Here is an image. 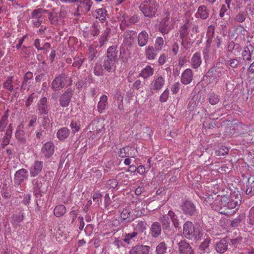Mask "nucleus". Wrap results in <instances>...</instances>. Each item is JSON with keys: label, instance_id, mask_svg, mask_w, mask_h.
<instances>
[{"label": "nucleus", "instance_id": "5", "mask_svg": "<svg viewBox=\"0 0 254 254\" xmlns=\"http://www.w3.org/2000/svg\"><path fill=\"white\" fill-rule=\"evenodd\" d=\"M79 4L77 8V12L74 13V15L85 14L90 10L92 5L91 0H77Z\"/></svg>", "mask_w": 254, "mask_h": 254}, {"label": "nucleus", "instance_id": "17", "mask_svg": "<svg viewBox=\"0 0 254 254\" xmlns=\"http://www.w3.org/2000/svg\"><path fill=\"white\" fill-rule=\"evenodd\" d=\"M179 250L181 254H193V252L189 243L185 241H181L178 244Z\"/></svg>", "mask_w": 254, "mask_h": 254}, {"label": "nucleus", "instance_id": "34", "mask_svg": "<svg viewBox=\"0 0 254 254\" xmlns=\"http://www.w3.org/2000/svg\"><path fill=\"white\" fill-rule=\"evenodd\" d=\"M46 12L47 11L42 8L35 9L31 13V18L35 19H43V16Z\"/></svg>", "mask_w": 254, "mask_h": 254}, {"label": "nucleus", "instance_id": "59", "mask_svg": "<svg viewBox=\"0 0 254 254\" xmlns=\"http://www.w3.org/2000/svg\"><path fill=\"white\" fill-rule=\"evenodd\" d=\"M169 94V91L168 89H165L160 96V101L161 102L167 101Z\"/></svg>", "mask_w": 254, "mask_h": 254}, {"label": "nucleus", "instance_id": "51", "mask_svg": "<svg viewBox=\"0 0 254 254\" xmlns=\"http://www.w3.org/2000/svg\"><path fill=\"white\" fill-rule=\"evenodd\" d=\"M229 149L225 147L222 146L220 147L218 150H216L215 154L217 156H224L228 153Z\"/></svg>", "mask_w": 254, "mask_h": 254}, {"label": "nucleus", "instance_id": "2", "mask_svg": "<svg viewBox=\"0 0 254 254\" xmlns=\"http://www.w3.org/2000/svg\"><path fill=\"white\" fill-rule=\"evenodd\" d=\"M183 235L187 239L198 241L201 239L203 232L199 228H195L192 222H186L183 226Z\"/></svg>", "mask_w": 254, "mask_h": 254}, {"label": "nucleus", "instance_id": "18", "mask_svg": "<svg viewBox=\"0 0 254 254\" xmlns=\"http://www.w3.org/2000/svg\"><path fill=\"white\" fill-rule=\"evenodd\" d=\"M72 93L71 90L68 89L61 97L60 100V105L64 107L68 106L70 101Z\"/></svg>", "mask_w": 254, "mask_h": 254}, {"label": "nucleus", "instance_id": "42", "mask_svg": "<svg viewBox=\"0 0 254 254\" xmlns=\"http://www.w3.org/2000/svg\"><path fill=\"white\" fill-rule=\"evenodd\" d=\"M132 149L131 147L126 146L120 149L118 152V155L122 158H125L129 155V152Z\"/></svg>", "mask_w": 254, "mask_h": 254}, {"label": "nucleus", "instance_id": "46", "mask_svg": "<svg viewBox=\"0 0 254 254\" xmlns=\"http://www.w3.org/2000/svg\"><path fill=\"white\" fill-rule=\"evenodd\" d=\"M12 82V77H8L6 81L3 83V87L10 92H12L13 90Z\"/></svg>", "mask_w": 254, "mask_h": 254}, {"label": "nucleus", "instance_id": "11", "mask_svg": "<svg viewBox=\"0 0 254 254\" xmlns=\"http://www.w3.org/2000/svg\"><path fill=\"white\" fill-rule=\"evenodd\" d=\"M182 209L187 215H192L195 212V206L190 201H186L182 204Z\"/></svg>", "mask_w": 254, "mask_h": 254}, {"label": "nucleus", "instance_id": "62", "mask_svg": "<svg viewBox=\"0 0 254 254\" xmlns=\"http://www.w3.org/2000/svg\"><path fill=\"white\" fill-rule=\"evenodd\" d=\"M83 60L82 58L77 57L74 59V61L72 64L73 66L79 68L83 63Z\"/></svg>", "mask_w": 254, "mask_h": 254}, {"label": "nucleus", "instance_id": "8", "mask_svg": "<svg viewBox=\"0 0 254 254\" xmlns=\"http://www.w3.org/2000/svg\"><path fill=\"white\" fill-rule=\"evenodd\" d=\"M226 69L222 66L211 68L207 72L206 75L208 77L219 78L226 73Z\"/></svg>", "mask_w": 254, "mask_h": 254}, {"label": "nucleus", "instance_id": "41", "mask_svg": "<svg viewBox=\"0 0 254 254\" xmlns=\"http://www.w3.org/2000/svg\"><path fill=\"white\" fill-rule=\"evenodd\" d=\"M49 19L52 23L56 24L58 21L61 19L60 14L57 12H49Z\"/></svg>", "mask_w": 254, "mask_h": 254}, {"label": "nucleus", "instance_id": "28", "mask_svg": "<svg viewBox=\"0 0 254 254\" xmlns=\"http://www.w3.org/2000/svg\"><path fill=\"white\" fill-rule=\"evenodd\" d=\"M148 40V34L145 31L140 32L138 35V43L139 46L143 47L146 45Z\"/></svg>", "mask_w": 254, "mask_h": 254}, {"label": "nucleus", "instance_id": "4", "mask_svg": "<svg viewBox=\"0 0 254 254\" xmlns=\"http://www.w3.org/2000/svg\"><path fill=\"white\" fill-rule=\"evenodd\" d=\"M165 17L161 21L159 26V31L163 35L167 34L173 28V25L172 21L174 17L172 16L170 19V13L168 11L164 12Z\"/></svg>", "mask_w": 254, "mask_h": 254}, {"label": "nucleus", "instance_id": "54", "mask_svg": "<svg viewBox=\"0 0 254 254\" xmlns=\"http://www.w3.org/2000/svg\"><path fill=\"white\" fill-rule=\"evenodd\" d=\"M8 116L4 115L0 121V129L3 130L8 123Z\"/></svg>", "mask_w": 254, "mask_h": 254}, {"label": "nucleus", "instance_id": "27", "mask_svg": "<svg viewBox=\"0 0 254 254\" xmlns=\"http://www.w3.org/2000/svg\"><path fill=\"white\" fill-rule=\"evenodd\" d=\"M24 125L23 124L21 123L17 128L15 136L17 139L21 143H25L26 139L24 137V131L23 130Z\"/></svg>", "mask_w": 254, "mask_h": 254}, {"label": "nucleus", "instance_id": "13", "mask_svg": "<svg viewBox=\"0 0 254 254\" xmlns=\"http://www.w3.org/2000/svg\"><path fill=\"white\" fill-rule=\"evenodd\" d=\"M193 73L191 69H185L181 75V82L185 85L190 83L193 79Z\"/></svg>", "mask_w": 254, "mask_h": 254}, {"label": "nucleus", "instance_id": "15", "mask_svg": "<svg viewBox=\"0 0 254 254\" xmlns=\"http://www.w3.org/2000/svg\"><path fill=\"white\" fill-rule=\"evenodd\" d=\"M165 84V79L161 76L156 77L151 84V89L154 90H161Z\"/></svg>", "mask_w": 254, "mask_h": 254}, {"label": "nucleus", "instance_id": "49", "mask_svg": "<svg viewBox=\"0 0 254 254\" xmlns=\"http://www.w3.org/2000/svg\"><path fill=\"white\" fill-rule=\"evenodd\" d=\"M219 101V98L218 95L212 93L210 94L209 97V102L210 104L214 105L218 103Z\"/></svg>", "mask_w": 254, "mask_h": 254}, {"label": "nucleus", "instance_id": "40", "mask_svg": "<svg viewBox=\"0 0 254 254\" xmlns=\"http://www.w3.org/2000/svg\"><path fill=\"white\" fill-rule=\"evenodd\" d=\"M134 225V230L139 232H143L146 229V223L142 221H137Z\"/></svg>", "mask_w": 254, "mask_h": 254}, {"label": "nucleus", "instance_id": "53", "mask_svg": "<svg viewBox=\"0 0 254 254\" xmlns=\"http://www.w3.org/2000/svg\"><path fill=\"white\" fill-rule=\"evenodd\" d=\"M242 56L244 61H250L251 59V55L250 50L248 47H245L242 52Z\"/></svg>", "mask_w": 254, "mask_h": 254}, {"label": "nucleus", "instance_id": "36", "mask_svg": "<svg viewBox=\"0 0 254 254\" xmlns=\"http://www.w3.org/2000/svg\"><path fill=\"white\" fill-rule=\"evenodd\" d=\"M154 69L150 66L147 65L144 67L141 71L139 75L144 78H147L153 74Z\"/></svg>", "mask_w": 254, "mask_h": 254}, {"label": "nucleus", "instance_id": "29", "mask_svg": "<svg viewBox=\"0 0 254 254\" xmlns=\"http://www.w3.org/2000/svg\"><path fill=\"white\" fill-rule=\"evenodd\" d=\"M191 66L195 69L197 68L201 64L200 54L195 53L191 59Z\"/></svg>", "mask_w": 254, "mask_h": 254}, {"label": "nucleus", "instance_id": "55", "mask_svg": "<svg viewBox=\"0 0 254 254\" xmlns=\"http://www.w3.org/2000/svg\"><path fill=\"white\" fill-rule=\"evenodd\" d=\"M103 69L102 65L100 64H96L94 66V73L97 76H101L103 75Z\"/></svg>", "mask_w": 254, "mask_h": 254}, {"label": "nucleus", "instance_id": "7", "mask_svg": "<svg viewBox=\"0 0 254 254\" xmlns=\"http://www.w3.org/2000/svg\"><path fill=\"white\" fill-rule=\"evenodd\" d=\"M28 176V171L21 169L17 171L14 175V181L15 184L20 185Z\"/></svg>", "mask_w": 254, "mask_h": 254}, {"label": "nucleus", "instance_id": "35", "mask_svg": "<svg viewBox=\"0 0 254 254\" xmlns=\"http://www.w3.org/2000/svg\"><path fill=\"white\" fill-rule=\"evenodd\" d=\"M107 12L105 8H99L96 10L94 15L96 18L98 19L101 22H104L106 19Z\"/></svg>", "mask_w": 254, "mask_h": 254}, {"label": "nucleus", "instance_id": "63", "mask_svg": "<svg viewBox=\"0 0 254 254\" xmlns=\"http://www.w3.org/2000/svg\"><path fill=\"white\" fill-rule=\"evenodd\" d=\"M180 89V83L179 82L174 83L171 87V92L173 94L177 93Z\"/></svg>", "mask_w": 254, "mask_h": 254}, {"label": "nucleus", "instance_id": "21", "mask_svg": "<svg viewBox=\"0 0 254 254\" xmlns=\"http://www.w3.org/2000/svg\"><path fill=\"white\" fill-rule=\"evenodd\" d=\"M149 247L146 246L138 245L133 247L129 251L130 254H147Z\"/></svg>", "mask_w": 254, "mask_h": 254}, {"label": "nucleus", "instance_id": "1", "mask_svg": "<svg viewBox=\"0 0 254 254\" xmlns=\"http://www.w3.org/2000/svg\"><path fill=\"white\" fill-rule=\"evenodd\" d=\"M217 192L204 194L203 197L206 205H210L215 210L220 211L224 207L232 209L238 207L241 202L240 194L234 192L230 196L216 195Z\"/></svg>", "mask_w": 254, "mask_h": 254}, {"label": "nucleus", "instance_id": "14", "mask_svg": "<svg viewBox=\"0 0 254 254\" xmlns=\"http://www.w3.org/2000/svg\"><path fill=\"white\" fill-rule=\"evenodd\" d=\"M55 146L53 143L48 142L42 148V153L46 157L49 158L52 156L54 152Z\"/></svg>", "mask_w": 254, "mask_h": 254}, {"label": "nucleus", "instance_id": "19", "mask_svg": "<svg viewBox=\"0 0 254 254\" xmlns=\"http://www.w3.org/2000/svg\"><path fill=\"white\" fill-rule=\"evenodd\" d=\"M136 37L135 32L133 31H128L124 34V44L127 46H130L134 42Z\"/></svg>", "mask_w": 254, "mask_h": 254}, {"label": "nucleus", "instance_id": "16", "mask_svg": "<svg viewBox=\"0 0 254 254\" xmlns=\"http://www.w3.org/2000/svg\"><path fill=\"white\" fill-rule=\"evenodd\" d=\"M64 75H60L55 78L52 83V88L54 91H57L63 88L64 84Z\"/></svg>", "mask_w": 254, "mask_h": 254}, {"label": "nucleus", "instance_id": "61", "mask_svg": "<svg viewBox=\"0 0 254 254\" xmlns=\"http://www.w3.org/2000/svg\"><path fill=\"white\" fill-rule=\"evenodd\" d=\"M246 9L249 11L251 15L254 14V0L250 1V2L246 6Z\"/></svg>", "mask_w": 254, "mask_h": 254}, {"label": "nucleus", "instance_id": "9", "mask_svg": "<svg viewBox=\"0 0 254 254\" xmlns=\"http://www.w3.org/2000/svg\"><path fill=\"white\" fill-rule=\"evenodd\" d=\"M43 167V162L40 161H34L29 168L31 177L37 176L41 172Z\"/></svg>", "mask_w": 254, "mask_h": 254}, {"label": "nucleus", "instance_id": "56", "mask_svg": "<svg viewBox=\"0 0 254 254\" xmlns=\"http://www.w3.org/2000/svg\"><path fill=\"white\" fill-rule=\"evenodd\" d=\"M129 18H130L127 15L124 14L121 18V26L122 25H130V22Z\"/></svg>", "mask_w": 254, "mask_h": 254}, {"label": "nucleus", "instance_id": "10", "mask_svg": "<svg viewBox=\"0 0 254 254\" xmlns=\"http://www.w3.org/2000/svg\"><path fill=\"white\" fill-rule=\"evenodd\" d=\"M99 33V28L97 25H92L90 28H87L83 31V36L88 40L92 39Z\"/></svg>", "mask_w": 254, "mask_h": 254}, {"label": "nucleus", "instance_id": "57", "mask_svg": "<svg viewBox=\"0 0 254 254\" xmlns=\"http://www.w3.org/2000/svg\"><path fill=\"white\" fill-rule=\"evenodd\" d=\"M106 186L108 189H115L118 186V181L116 179H111L108 181Z\"/></svg>", "mask_w": 254, "mask_h": 254}, {"label": "nucleus", "instance_id": "22", "mask_svg": "<svg viewBox=\"0 0 254 254\" xmlns=\"http://www.w3.org/2000/svg\"><path fill=\"white\" fill-rule=\"evenodd\" d=\"M209 12L207 7L204 5H201L197 8V12L195 14V17L202 19H206L208 17Z\"/></svg>", "mask_w": 254, "mask_h": 254}, {"label": "nucleus", "instance_id": "48", "mask_svg": "<svg viewBox=\"0 0 254 254\" xmlns=\"http://www.w3.org/2000/svg\"><path fill=\"white\" fill-rule=\"evenodd\" d=\"M167 250V246L164 242L160 243L156 247V252L158 254H164Z\"/></svg>", "mask_w": 254, "mask_h": 254}, {"label": "nucleus", "instance_id": "52", "mask_svg": "<svg viewBox=\"0 0 254 254\" xmlns=\"http://www.w3.org/2000/svg\"><path fill=\"white\" fill-rule=\"evenodd\" d=\"M210 242V239L209 238H207L205 239L200 245L199 249L202 251H206V250L208 248Z\"/></svg>", "mask_w": 254, "mask_h": 254}, {"label": "nucleus", "instance_id": "47", "mask_svg": "<svg viewBox=\"0 0 254 254\" xmlns=\"http://www.w3.org/2000/svg\"><path fill=\"white\" fill-rule=\"evenodd\" d=\"M247 222L251 226L254 225V206L252 207L249 211Z\"/></svg>", "mask_w": 254, "mask_h": 254}, {"label": "nucleus", "instance_id": "43", "mask_svg": "<svg viewBox=\"0 0 254 254\" xmlns=\"http://www.w3.org/2000/svg\"><path fill=\"white\" fill-rule=\"evenodd\" d=\"M155 48L158 51H161L164 46V40L161 37H156L154 44Z\"/></svg>", "mask_w": 254, "mask_h": 254}, {"label": "nucleus", "instance_id": "6", "mask_svg": "<svg viewBox=\"0 0 254 254\" xmlns=\"http://www.w3.org/2000/svg\"><path fill=\"white\" fill-rule=\"evenodd\" d=\"M193 18L188 17L184 24L181 26L179 30L180 37L182 39L186 38L189 33V28L193 24Z\"/></svg>", "mask_w": 254, "mask_h": 254}, {"label": "nucleus", "instance_id": "20", "mask_svg": "<svg viewBox=\"0 0 254 254\" xmlns=\"http://www.w3.org/2000/svg\"><path fill=\"white\" fill-rule=\"evenodd\" d=\"M38 110L39 113L41 115H46L48 114L47 99L46 97H42L40 100L38 104Z\"/></svg>", "mask_w": 254, "mask_h": 254}, {"label": "nucleus", "instance_id": "64", "mask_svg": "<svg viewBox=\"0 0 254 254\" xmlns=\"http://www.w3.org/2000/svg\"><path fill=\"white\" fill-rule=\"evenodd\" d=\"M130 168H134V170H136L140 175H142L145 172V168L143 165H140L137 168L133 166H131Z\"/></svg>", "mask_w": 254, "mask_h": 254}, {"label": "nucleus", "instance_id": "58", "mask_svg": "<svg viewBox=\"0 0 254 254\" xmlns=\"http://www.w3.org/2000/svg\"><path fill=\"white\" fill-rule=\"evenodd\" d=\"M214 26L213 25L209 26L207 29L206 36L207 39H210L211 41L212 40V38L214 33Z\"/></svg>", "mask_w": 254, "mask_h": 254}, {"label": "nucleus", "instance_id": "33", "mask_svg": "<svg viewBox=\"0 0 254 254\" xmlns=\"http://www.w3.org/2000/svg\"><path fill=\"white\" fill-rule=\"evenodd\" d=\"M161 227L158 222H154L152 224L151 228V235L153 237H157L161 234Z\"/></svg>", "mask_w": 254, "mask_h": 254}, {"label": "nucleus", "instance_id": "44", "mask_svg": "<svg viewBox=\"0 0 254 254\" xmlns=\"http://www.w3.org/2000/svg\"><path fill=\"white\" fill-rule=\"evenodd\" d=\"M247 16V11H241L236 15L235 20L239 23L243 22L246 20Z\"/></svg>", "mask_w": 254, "mask_h": 254}, {"label": "nucleus", "instance_id": "25", "mask_svg": "<svg viewBox=\"0 0 254 254\" xmlns=\"http://www.w3.org/2000/svg\"><path fill=\"white\" fill-rule=\"evenodd\" d=\"M158 51L157 50L152 46H148L145 51V54L146 58L149 60H154L158 53Z\"/></svg>", "mask_w": 254, "mask_h": 254}, {"label": "nucleus", "instance_id": "3", "mask_svg": "<svg viewBox=\"0 0 254 254\" xmlns=\"http://www.w3.org/2000/svg\"><path fill=\"white\" fill-rule=\"evenodd\" d=\"M158 4L153 0H146L139 6V9L146 17H152L155 15L158 8Z\"/></svg>", "mask_w": 254, "mask_h": 254}, {"label": "nucleus", "instance_id": "38", "mask_svg": "<svg viewBox=\"0 0 254 254\" xmlns=\"http://www.w3.org/2000/svg\"><path fill=\"white\" fill-rule=\"evenodd\" d=\"M66 208L63 205H57L54 210V215L56 217H61L65 213Z\"/></svg>", "mask_w": 254, "mask_h": 254}, {"label": "nucleus", "instance_id": "30", "mask_svg": "<svg viewBox=\"0 0 254 254\" xmlns=\"http://www.w3.org/2000/svg\"><path fill=\"white\" fill-rule=\"evenodd\" d=\"M228 249V243L224 239H222L216 244V250L219 253H225Z\"/></svg>", "mask_w": 254, "mask_h": 254}, {"label": "nucleus", "instance_id": "39", "mask_svg": "<svg viewBox=\"0 0 254 254\" xmlns=\"http://www.w3.org/2000/svg\"><path fill=\"white\" fill-rule=\"evenodd\" d=\"M114 61L107 60L104 63V67L105 69L109 72L113 71L115 69V65Z\"/></svg>", "mask_w": 254, "mask_h": 254}, {"label": "nucleus", "instance_id": "31", "mask_svg": "<svg viewBox=\"0 0 254 254\" xmlns=\"http://www.w3.org/2000/svg\"><path fill=\"white\" fill-rule=\"evenodd\" d=\"M69 132L70 131L67 127H63L58 130L57 136L60 140H64L68 137Z\"/></svg>", "mask_w": 254, "mask_h": 254}, {"label": "nucleus", "instance_id": "60", "mask_svg": "<svg viewBox=\"0 0 254 254\" xmlns=\"http://www.w3.org/2000/svg\"><path fill=\"white\" fill-rule=\"evenodd\" d=\"M136 235L137 232L135 231L132 232L131 233L126 234L124 239V241L127 244H129L130 243V240L135 237Z\"/></svg>", "mask_w": 254, "mask_h": 254}, {"label": "nucleus", "instance_id": "23", "mask_svg": "<svg viewBox=\"0 0 254 254\" xmlns=\"http://www.w3.org/2000/svg\"><path fill=\"white\" fill-rule=\"evenodd\" d=\"M122 219L125 220L127 219L128 222L134 220L136 216L133 214L129 208H125L122 210L120 215Z\"/></svg>", "mask_w": 254, "mask_h": 254}, {"label": "nucleus", "instance_id": "26", "mask_svg": "<svg viewBox=\"0 0 254 254\" xmlns=\"http://www.w3.org/2000/svg\"><path fill=\"white\" fill-rule=\"evenodd\" d=\"M108 97L105 95H103L100 98L98 103L97 108L100 113L104 112L107 105Z\"/></svg>", "mask_w": 254, "mask_h": 254}, {"label": "nucleus", "instance_id": "32", "mask_svg": "<svg viewBox=\"0 0 254 254\" xmlns=\"http://www.w3.org/2000/svg\"><path fill=\"white\" fill-rule=\"evenodd\" d=\"M32 183L34 194L36 197H38L40 194L42 183L37 179H35L32 180Z\"/></svg>", "mask_w": 254, "mask_h": 254}, {"label": "nucleus", "instance_id": "45", "mask_svg": "<svg viewBox=\"0 0 254 254\" xmlns=\"http://www.w3.org/2000/svg\"><path fill=\"white\" fill-rule=\"evenodd\" d=\"M110 32V30L107 28L104 32L102 34V36L99 39L100 47L102 46L105 42L107 41L108 35Z\"/></svg>", "mask_w": 254, "mask_h": 254}, {"label": "nucleus", "instance_id": "12", "mask_svg": "<svg viewBox=\"0 0 254 254\" xmlns=\"http://www.w3.org/2000/svg\"><path fill=\"white\" fill-rule=\"evenodd\" d=\"M212 41L210 39H207L206 43L205 48L203 51L204 57L208 58L209 56H214L216 53V50L214 46L211 45Z\"/></svg>", "mask_w": 254, "mask_h": 254}, {"label": "nucleus", "instance_id": "24", "mask_svg": "<svg viewBox=\"0 0 254 254\" xmlns=\"http://www.w3.org/2000/svg\"><path fill=\"white\" fill-rule=\"evenodd\" d=\"M23 214L20 212L13 215L11 218L10 222L14 228H17L20 226V224L23 221Z\"/></svg>", "mask_w": 254, "mask_h": 254}, {"label": "nucleus", "instance_id": "50", "mask_svg": "<svg viewBox=\"0 0 254 254\" xmlns=\"http://www.w3.org/2000/svg\"><path fill=\"white\" fill-rule=\"evenodd\" d=\"M70 127L72 129V133H75L76 132H77L80 129V122L76 121H72L70 123Z\"/></svg>", "mask_w": 254, "mask_h": 254}, {"label": "nucleus", "instance_id": "37", "mask_svg": "<svg viewBox=\"0 0 254 254\" xmlns=\"http://www.w3.org/2000/svg\"><path fill=\"white\" fill-rule=\"evenodd\" d=\"M107 57L108 60L115 61L117 57V52L116 47L114 46H111L108 49Z\"/></svg>", "mask_w": 254, "mask_h": 254}]
</instances>
